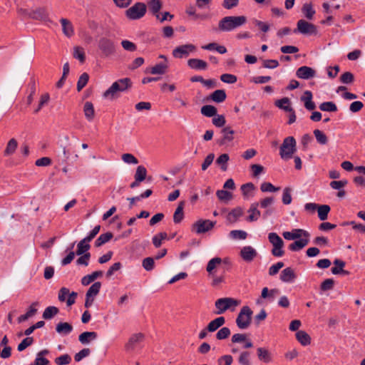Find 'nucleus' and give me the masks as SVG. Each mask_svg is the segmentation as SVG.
<instances>
[{
    "label": "nucleus",
    "mask_w": 365,
    "mask_h": 365,
    "mask_svg": "<svg viewBox=\"0 0 365 365\" xmlns=\"http://www.w3.org/2000/svg\"><path fill=\"white\" fill-rule=\"evenodd\" d=\"M334 281L333 279H326L320 286V289L322 291H329L331 290L334 288Z\"/></svg>",
    "instance_id": "338daca9"
},
{
    "label": "nucleus",
    "mask_w": 365,
    "mask_h": 365,
    "mask_svg": "<svg viewBox=\"0 0 365 365\" xmlns=\"http://www.w3.org/2000/svg\"><path fill=\"white\" fill-rule=\"evenodd\" d=\"M215 224V221L200 219L192 224L191 231L198 235L203 234L211 230Z\"/></svg>",
    "instance_id": "1a4fd4ad"
},
{
    "label": "nucleus",
    "mask_w": 365,
    "mask_h": 365,
    "mask_svg": "<svg viewBox=\"0 0 365 365\" xmlns=\"http://www.w3.org/2000/svg\"><path fill=\"white\" fill-rule=\"evenodd\" d=\"M149 11L159 19V11L162 8V1L160 0H150L148 1Z\"/></svg>",
    "instance_id": "b1692460"
},
{
    "label": "nucleus",
    "mask_w": 365,
    "mask_h": 365,
    "mask_svg": "<svg viewBox=\"0 0 365 365\" xmlns=\"http://www.w3.org/2000/svg\"><path fill=\"white\" fill-rule=\"evenodd\" d=\"M227 95L225 90L218 89L212 93L209 98L215 103H222L226 99Z\"/></svg>",
    "instance_id": "72a5a7b5"
},
{
    "label": "nucleus",
    "mask_w": 365,
    "mask_h": 365,
    "mask_svg": "<svg viewBox=\"0 0 365 365\" xmlns=\"http://www.w3.org/2000/svg\"><path fill=\"white\" fill-rule=\"evenodd\" d=\"M34 340V338L31 336H27L26 338L24 339L21 343L17 346V350L19 351H23L25 350L27 347L30 346L33 344Z\"/></svg>",
    "instance_id": "5fc2aeb1"
},
{
    "label": "nucleus",
    "mask_w": 365,
    "mask_h": 365,
    "mask_svg": "<svg viewBox=\"0 0 365 365\" xmlns=\"http://www.w3.org/2000/svg\"><path fill=\"white\" fill-rule=\"evenodd\" d=\"M229 159L230 157L227 153L222 154L217 158L216 163L220 165L222 171H226L227 170V162Z\"/></svg>",
    "instance_id": "49530a36"
},
{
    "label": "nucleus",
    "mask_w": 365,
    "mask_h": 365,
    "mask_svg": "<svg viewBox=\"0 0 365 365\" xmlns=\"http://www.w3.org/2000/svg\"><path fill=\"white\" fill-rule=\"evenodd\" d=\"M291 192L292 189L289 187H287L283 190L282 200L284 205H289L292 202V198Z\"/></svg>",
    "instance_id": "052dcab7"
},
{
    "label": "nucleus",
    "mask_w": 365,
    "mask_h": 365,
    "mask_svg": "<svg viewBox=\"0 0 365 365\" xmlns=\"http://www.w3.org/2000/svg\"><path fill=\"white\" fill-rule=\"evenodd\" d=\"M223 138L220 141V144H225L226 142H230L233 139L232 135L234 131L230 128L227 127L222 129Z\"/></svg>",
    "instance_id": "864d4df0"
},
{
    "label": "nucleus",
    "mask_w": 365,
    "mask_h": 365,
    "mask_svg": "<svg viewBox=\"0 0 365 365\" xmlns=\"http://www.w3.org/2000/svg\"><path fill=\"white\" fill-rule=\"evenodd\" d=\"M296 338L297 341L302 346H307L311 344V337L310 336L304 331L299 330L296 333Z\"/></svg>",
    "instance_id": "f704fd0d"
},
{
    "label": "nucleus",
    "mask_w": 365,
    "mask_h": 365,
    "mask_svg": "<svg viewBox=\"0 0 365 365\" xmlns=\"http://www.w3.org/2000/svg\"><path fill=\"white\" fill-rule=\"evenodd\" d=\"M259 206L258 202H254L252 203L249 210L248 212L250 213V215L247 217V220L250 222H255L257 221L259 217L261 216L260 211L257 209Z\"/></svg>",
    "instance_id": "4be33fe9"
},
{
    "label": "nucleus",
    "mask_w": 365,
    "mask_h": 365,
    "mask_svg": "<svg viewBox=\"0 0 365 365\" xmlns=\"http://www.w3.org/2000/svg\"><path fill=\"white\" fill-rule=\"evenodd\" d=\"M250 352L245 351L241 352L238 358V362L240 365H252L250 361Z\"/></svg>",
    "instance_id": "4d7b16f0"
},
{
    "label": "nucleus",
    "mask_w": 365,
    "mask_h": 365,
    "mask_svg": "<svg viewBox=\"0 0 365 365\" xmlns=\"http://www.w3.org/2000/svg\"><path fill=\"white\" fill-rule=\"evenodd\" d=\"M147 176V170L143 165H139L136 168V171L134 178L137 179V181H143L145 180Z\"/></svg>",
    "instance_id": "09e8293b"
},
{
    "label": "nucleus",
    "mask_w": 365,
    "mask_h": 365,
    "mask_svg": "<svg viewBox=\"0 0 365 365\" xmlns=\"http://www.w3.org/2000/svg\"><path fill=\"white\" fill-rule=\"evenodd\" d=\"M168 238V235L166 232H160L155 235H154L152 238V242L155 247L158 248L162 245V241L163 240H166Z\"/></svg>",
    "instance_id": "de8ad7c7"
},
{
    "label": "nucleus",
    "mask_w": 365,
    "mask_h": 365,
    "mask_svg": "<svg viewBox=\"0 0 365 365\" xmlns=\"http://www.w3.org/2000/svg\"><path fill=\"white\" fill-rule=\"evenodd\" d=\"M331 208L329 205H318L317 207V212H318V217L320 220L324 221L328 217V214L330 211Z\"/></svg>",
    "instance_id": "ea45409f"
},
{
    "label": "nucleus",
    "mask_w": 365,
    "mask_h": 365,
    "mask_svg": "<svg viewBox=\"0 0 365 365\" xmlns=\"http://www.w3.org/2000/svg\"><path fill=\"white\" fill-rule=\"evenodd\" d=\"M230 330L228 327L221 328L216 334V338L218 340L227 339L230 335Z\"/></svg>",
    "instance_id": "69168bd1"
},
{
    "label": "nucleus",
    "mask_w": 365,
    "mask_h": 365,
    "mask_svg": "<svg viewBox=\"0 0 365 365\" xmlns=\"http://www.w3.org/2000/svg\"><path fill=\"white\" fill-rule=\"evenodd\" d=\"M142 266L146 271H151L154 269L155 261L154 258L148 257L143 259L142 262Z\"/></svg>",
    "instance_id": "680f3d73"
},
{
    "label": "nucleus",
    "mask_w": 365,
    "mask_h": 365,
    "mask_svg": "<svg viewBox=\"0 0 365 365\" xmlns=\"http://www.w3.org/2000/svg\"><path fill=\"white\" fill-rule=\"evenodd\" d=\"M222 259L220 257H214L211 259L207 264V272L209 274H212L213 270L217 267V265H220L222 263Z\"/></svg>",
    "instance_id": "a18cd8bd"
},
{
    "label": "nucleus",
    "mask_w": 365,
    "mask_h": 365,
    "mask_svg": "<svg viewBox=\"0 0 365 365\" xmlns=\"http://www.w3.org/2000/svg\"><path fill=\"white\" fill-rule=\"evenodd\" d=\"M225 323L224 317H219L211 321L207 326V330L210 332H214Z\"/></svg>",
    "instance_id": "393cba45"
},
{
    "label": "nucleus",
    "mask_w": 365,
    "mask_h": 365,
    "mask_svg": "<svg viewBox=\"0 0 365 365\" xmlns=\"http://www.w3.org/2000/svg\"><path fill=\"white\" fill-rule=\"evenodd\" d=\"M309 241V237L301 238L291 243L289 245V250L292 252L299 251L307 245Z\"/></svg>",
    "instance_id": "a878e982"
},
{
    "label": "nucleus",
    "mask_w": 365,
    "mask_h": 365,
    "mask_svg": "<svg viewBox=\"0 0 365 365\" xmlns=\"http://www.w3.org/2000/svg\"><path fill=\"white\" fill-rule=\"evenodd\" d=\"M260 190L263 192H274L279 191L280 187L274 186L271 182H264L261 184Z\"/></svg>",
    "instance_id": "8fccbe9b"
},
{
    "label": "nucleus",
    "mask_w": 365,
    "mask_h": 365,
    "mask_svg": "<svg viewBox=\"0 0 365 365\" xmlns=\"http://www.w3.org/2000/svg\"><path fill=\"white\" fill-rule=\"evenodd\" d=\"M257 255V251L251 246H245L240 251V257L247 262H252Z\"/></svg>",
    "instance_id": "dca6fc26"
},
{
    "label": "nucleus",
    "mask_w": 365,
    "mask_h": 365,
    "mask_svg": "<svg viewBox=\"0 0 365 365\" xmlns=\"http://www.w3.org/2000/svg\"><path fill=\"white\" fill-rule=\"evenodd\" d=\"M97 337L98 334L95 331H84L79 335L78 340L82 344H88Z\"/></svg>",
    "instance_id": "5701e85b"
},
{
    "label": "nucleus",
    "mask_w": 365,
    "mask_h": 365,
    "mask_svg": "<svg viewBox=\"0 0 365 365\" xmlns=\"http://www.w3.org/2000/svg\"><path fill=\"white\" fill-rule=\"evenodd\" d=\"M101 287V282H96L89 287L86 294L95 297L99 293Z\"/></svg>",
    "instance_id": "3c124183"
},
{
    "label": "nucleus",
    "mask_w": 365,
    "mask_h": 365,
    "mask_svg": "<svg viewBox=\"0 0 365 365\" xmlns=\"http://www.w3.org/2000/svg\"><path fill=\"white\" fill-rule=\"evenodd\" d=\"M333 263L334 265H336V267H333L331 269V273L333 274H349V272L344 269V267L346 264L345 262L339 259H335Z\"/></svg>",
    "instance_id": "aec40b11"
},
{
    "label": "nucleus",
    "mask_w": 365,
    "mask_h": 365,
    "mask_svg": "<svg viewBox=\"0 0 365 365\" xmlns=\"http://www.w3.org/2000/svg\"><path fill=\"white\" fill-rule=\"evenodd\" d=\"M59 310L56 307L50 306L45 309L43 313V318L44 319H51L58 313Z\"/></svg>",
    "instance_id": "37998d69"
},
{
    "label": "nucleus",
    "mask_w": 365,
    "mask_h": 365,
    "mask_svg": "<svg viewBox=\"0 0 365 365\" xmlns=\"http://www.w3.org/2000/svg\"><path fill=\"white\" fill-rule=\"evenodd\" d=\"M354 81V74L349 71L344 72L340 76V81L344 84H351Z\"/></svg>",
    "instance_id": "bf43d9fd"
},
{
    "label": "nucleus",
    "mask_w": 365,
    "mask_h": 365,
    "mask_svg": "<svg viewBox=\"0 0 365 365\" xmlns=\"http://www.w3.org/2000/svg\"><path fill=\"white\" fill-rule=\"evenodd\" d=\"M233 358L231 355H224L217 360L218 365H231Z\"/></svg>",
    "instance_id": "774afa93"
},
{
    "label": "nucleus",
    "mask_w": 365,
    "mask_h": 365,
    "mask_svg": "<svg viewBox=\"0 0 365 365\" xmlns=\"http://www.w3.org/2000/svg\"><path fill=\"white\" fill-rule=\"evenodd\" d=\"M50 102V95L45 93L41 96L38 104L34 108V113H38L42 110L43 108L47 106Z\"/></svg>",
    "instance_id": "c85d7f7f"
},
{
    "label": "nucleus",
    "mask_w": 365,
    "mask_h": 365,
    "mask_svg": "<svg viewBox=\"0 0 365 365\" xmlns=\"http://www.w3.org/2000/svg\"><path fill=\"white\" fill-rule=\"evenodd\" d=\"M243 214V210L240 207H237L232 210L227 216V220L230 223H235L237 222L238 218Z\"/></svg>",
    "instance_id": "7c9ffc66"
},
{
    "label": "nucleus",
    "mask_w": 365,
    "mask_h": 365,
    "mask_svg": "<svg viewBox=\"0 0 365 365\" xmlns=\"http://www.w3.org/2000/svg\"><path fill=\"white\" fill-rule=\"evenodd\" d=\"M103 275L102 271H95L91 274H88L84 276L81 279V284L83 286H87L90 284L92 282H93L96 279H97L99 277H101Z\"/></svg>",
    "instance_id": "e433bc0d"
},
{
    "label": "nucleus",
    "mask_w": 365,
    "mask_h": 365,
    "mask_svg": "<svg viewBox=\"0 0 365 365\" xmlns=\"http://www.w3.org/2000/svg\"><path fill=\"white\" fill-rule=\"evenodd\" d=\"M73 57L76 59H78L81 63H83L86 60V56L83 49L78 46L75 47Z\"/></svg>",
    "instance_id": "e2e57ef3"
},
{
    "label": "nucleus",
    "mask_w": 365,
    "mask_h": 365,
    "mask_svg": "<svg viewBox=\"0 0 365 365\" xmlns=\"http://www.w3.org/2000/svg\"><path fill=\"white\" fill-rule=\"evenodd\" d=\"M316 75V71L311 67L303 66L299 67L296 71V76L302 79H310Z\"/></svg>",
    "instance_id": "2eb2a0df"
},
{
    "label": "nucleus",
    "mask_w": 365,
    "mask_h": 365,
    "mask_svg": "<svg viewBox=\"0 0 365 365\" xmlns=\"http://www.w3.org/2000/svg\"><path fill=\"white\" fill-rule=\"evenodd\" d=\"M313 95L310 91H305L303 95L300 97V101L304 103V108L308 111H312L311 114H322L319 111H314L316 104L312 101Z\"/></svg>",
    "instance_id": "9b49d317"
},
{
    "label": "nucleus",
    "mask_w": 365,
    "mask_h": 365,
    "mask_svg": "<svg viewBox=\"0 0 365 365\" xmlns=\"http://www.w3.org/2000/svg\"><path fill=\"white\" fill-rule=\"evenodd\" d=\"M60 22L61 24L62 31L64 35L67 37L72 36L74 34V31L71 22L69 20L63 18L60 20Z\"/></svg>",
    "instance_id": "cd10ccee"
},
{
    "label": "nucleus",
    "mask_w": 365,
    "mask_h": 365,
    "mask_svg": "<svg viewBox=\"0 0 365 365\" xmlns=\"http://www.w3.org/2000/svg\"><path fill=\"white\" fill-rule=\"evenodd\" d=\"M144 338V334L142 333H137L131 335L128 343L125 344L126 351L131 352L135 349L140 348Z\"/></svg>",
    "instance_id": "ddd939ff"
},
{
    "label": "nucleus",
    "mask_w": 365,
    "mask_h": 365,
    "mask_svg": "<svg viewBox=\"0 0 365 365\" xmlns=\"http://www.w3.org/2000/svg\"><path fill=\"white\" fill-rule=\"evenodd\" d=\"M302 12L304 14V16L309 20H312L314 17V15L316 13L311 3L304 4L302 8Z\"/></svg>",
    "instance_id": "a19ab883"
},
{
    "label": "nucleus",
    "mask_w": 365,
    "mask_h": 365,
    "mask_svg": "<svg viewBox=\"0 0 365 365\" xmlns=\"http://www.w3.org/2000/svg\"><path fill=\"white\" fill-rule=\"evenodd\" d=\"M147 7L143 2H137L125 11L126 16L131 20H137L143 17L146 13Z\"/></svg>",
    "instance_id": "423d86ee"
},
{
    "label": "nucleus",
    "mask_w": 365,
    "mask_h": 365,
    "mask_svg": "<svg viewBox=\"0 0 365 365\" xmlns=\"http://www.w3.org/2000/svg\"><path fill=\"white\" fill-rule=\"evenodd\" d=\"M220 80L224 83L232 84L237 82V78L233 74L224 73L221 75Z\"/></svg>",
    "instance_id": "0e129e2a"
},
{
    "label": "nucleus",
    "mask_w": 365,
    "mask_h": 365,
    "mask_svg": "<svg viewBox=\"0 0 365 365\" xmlns=\"http://www.w3.org/2000/svg\"><path fill=\"white\" fill-rule=\"evenodd\" d=\"M297 275L292 267H287L284 269L280 274V279L283 282L290 283L294 281Z\"/></svg>",
    "instance_id": "6ab92c4d"
},
{
    "label": "nucleus",
    "mask_w": 365,
    "mask_h": 365,
    "mask_svg": "<svg viewBox=\"0 0 365 365\" xmlns=\"http://www.w3.org/2000/svg\"><path fill=\"white\" fill-rule=\"evenodd\" d=\"M257 354L258 359L264 362L269 363L272 361L271 354L267 349L264 347H259L257 349Z\"/></svg>",
    "instance_id": "2f4dec72"
},
{
    "label": "nucleus",
    "mask_w": 365,
    "mask_h": 365,
    "mask_svg": "<svg viewBox=\"0 0 365 365\" xmlns=\"http://www.w3.org/2000/svg\"><path fill=\"white\" fill-rule=\"evenodd\" d=\"M282 235L285 240H293L300 238L302 236L304 237H309V233L302 229H294L292 232H284Z\"/></svg>",
    "instance_id": "4468645a"
},
{
    "label": "nucleus",
    "mask_w": 365,
    "mask_h": 365,
    "mask_svg": "<svg viewBox=\"0 0 365 365\" xmlns=\"http://www.w3.org/2000/svg\"><path fill=\"white\" fill-rule=\"evenodd\" d=\"M168 68V63H159L150 68V73L151 74H165Z\"/></svg>",
    "instance_id": "4c0bfd02"
},
{
    "label": "nucleus",
    "mask_w": 365,
    "mask_h": 365,
    "mask_svg": "<svg viewBox=\"0 0 365 365\" xmlns=\"http://www.w3.org/2000/svg\"><path fill=\"white\" fill-rule=\"evenodd\" d=\"M296 152V140L294 137L289 136L284 138L280 146L279 155L284 160H288L292 158Z\"/></svg>",
    "instance_id": "20e7f679"
},
{
    "label": "nucleus",
    "mask_w": 365,
    "mask_h": 365,
    "mask_svg": "<svg viewBox=\"0 0 365 365\" xmlns=\"http://www.w3.org/2000/svg\"><path fill=\"white\" fill-rule=\"evenodd\" d=\"M274 105L284 112L289 113V114H295V111L291 106V101L287 97L277 100Z\"/></svg>",
    "instance_id": "f3484780"
},
{
    "label": "nucleus",
    "mask_w": 365,
    "mask_h": 365,
    "mask_svg": "<svg viewBox=\"0 0 365 365\" xmlns=\"http://www.w3.org/2000/svg\"><path fill=\"white\" fill-rule=\"evenodd\" d=\"M196 49L195 46L191 43L184 44L176 47L173 51V55L175 58H182L187 57L191 52Z\"/></svg>",
    "instance_id": "f8f14e48"
},
{
    "label": "nucleus",
    "mask_w": 365,
    "mask_h": 365,
    "mask_svg": "<svg viewBox=\"0 0 365 365\" xmlns=\"http://www.w3.org/2000/svg\"><path fill=\"white\" fill-rule=\"evenodd\" d=\"M247 22L245 16H227L218 23V29L222 32H230L243 26Z\"/></svg>",
    "instance_id": "f257e3e1"
},
{
    "label": "nucleus",
    "mask_w": 365,
    "mask_h": 365,
    "mask_svg": "<svg viewBox=\"0 0 365 365\" xmlns=\"http://www.w3.org/2000/svg\"><path fill=\"white\" fill-rule=\"evenodd\" d=\"M71 357L69 354H65L55 359L57 365H67L71 362Z\"/></svg>",
    "instance_id": "13d9d810"
},
{
    "label": "nucleus",
    "mask_w": 365,
    "mask_h": 365,
    "mask_svg": "<svg viewBox=\"0 0 365 365\" xmlns=\"http://www.w3.org/2000/svg\"><path fill=\"white\" fill-rule=\"evenodd\" d=\"M294 33H300L303 35H317V28L314 24L300 19L297 21V29L294 30Z\"/></svg>",
    "instance_id": "9d476101"
},
{
    "label": "nucleus",
    "mask_w": 365,
    "mask_h": 365,
    "mask_svg": "<svg viewBox=\"0 0 365 365\" xmlns=\"http://www.w3.org/2000/svg\"><path fill=\"white\" fill-rule=\"evenodd\" d=\"M73 326L68 322H60L56 325V331L62 335H68L73 331Z\"/></svg>",
    "instance_id": "473e14b6"
},
{
    "label": "nucleus",
    "mask_w": 365,
    "mask_h": 365,
    "mask_svg": "<svg viewBox=\"0 0 365 365\" xmlns=\"http://www.w3.org/2000/svg\"><path fill=\"white\" fill-rule=\"evenodd\" d=\"M89 242H90L88 240H86V238L81 240L77 245V250L76 252V255H82L86 252H88V251L91 248Z\"/></svg>",
    "instance_id": "c9c22d12"
},
{
    "label": "nucleus",
    "mask_w": 365,
    "mask_h": 365,
    "mask_svg": "<svg viewBox=\"0 0 365 365\" xmlns=\"http://www.w3.org/2000/svg\"><path fill=\"white\" fill-rule=\"evenodd\" d=\"M29 17L41 21H46L48 19V14L44 8H38L35 11H32L29 14Z\"/></svg>",
    "instance_id": "bb28decb"
},
{
    "label": "nucleus",
    "mask_w": 365,
    "mask_h": 365,
    "mask_svg": "<svg viewBox=\"0 0 365 365\" xmlns=\"http://www.w3.org/2000/svg\"><path fill=\"white\" fill-rule=\"evenodd\" d=\"M187 65L192 69L204 71L207 68L206 61L198 58H190L187 61Z\"/></svg>",
    "instance_id": "412c9836"
},
{
    "label": "nucleus",
    "mask_w": 365,
    "mask_h": 365,
    "mask_svg": "<svg viewBox=\"0 0 365 365\" xmlns=\"http://www.w3.org/2000/svg\"><path fill=\"white\" fill-rule=\"evenodd\" d=\"M253 312L248 306H244L241 308L237 319L236 324L239 329H247L252 322Z\"/></svg>",
    "instance_id": "39448f33"
},
{
    "label": "nucleus",
    "mask_w": 365,
    "mask_h": 365,
    "mask_svg": "<svg viewBox=\"0 0 365 365\" xmlns=\"http://www.w3.org/2000/svg\"><path fill=\"white\" fill-rule=\"evenodd\" d=\"M268 240L273 246V249L272 250V255L278 257L283 256L284 251L282 250L284 246L282 239L277 233L270 232L268 235Z\"/></svg>",
    "instance_id": "0eeeda50"
},
{
    "label": "nucleus",
    "mask_w": 365,
    "mask_h": 365,
    "mask_svg": "<svg viewBox=\"0 0 365 365\" xmlns=\"http://www.w3.org/2000/svg\"><path fill=\"white\" fill-rule=\"evenodd\" d=\"M240 302L232 297H223L217 299L215 302L216 310L215 314H222L227 310L234 311L235 307L240 304Z\"/></svg>",
    "instance_id": "7ed1b4c3"
},
{
    "label": "nucleus",
    "mask_w": 365,
    "mask_h": 365,
    "mask_svg": "<svg viewBox=\"0 0 365 365\" xmlns=\"http://www.w3.org/2000/svg\"><path fill=\"white\" fill-rule=\"evenodd\" d=\"M78 158V155L77 154L71 155L70 152V149L67 148L66 146L63 147V155L61 157V160L63 163L67 165H73Z\"/></svg>",
    "instance_id": "a211bd4d"
},
{
    "label": "nucleus",
    "mask_w": 365,
    "mask_h": 365,
    "mask_svg": "<svg viewBox=\"0 0 365 365\" xmlns=\"http://www.w3.org/2000/svg\"><path fill=\"white\" fill-rule=\"evenodd\" d=\"M89 76L87 73H82L77 82V91H81L88 83Z\"/></svg>",
    "instance_id": "6e6d98bb"
},
{
    "label": "nucleus",
    "mask_w": 365,
    "mask_h": 365,
    "mask_svg": "<svg viewBox=\"0 0 365 365\" xmlns=\"http://www.w3.org/2000/svg\"><path fill=\"white\" fill-rule=\"evenodd\" d=\"M319 108L323 112L334 113L338 111L336 105L332 101L323 102Z\"/></svg>",
    "instance_id": "58836bf2"
},
{
    "label": "nucleus",
    "mask_w": 365,
    "mask_h": 365,
    "mask_svg": "<svg viewBox=\"0 0 365 365\" xmlns=\"http://www.w3.org/2000/svg\"><path fill=\"white\" fill-rule=\"evenodd\" d=\"M131 86V81L129 78H124L115 81L110 87L103 93V97L113 99L118 92L125 91Z\"/></svg>",
    "instance_id": "f03ea898"
},
{
    "label": "nucleus",
    "mask_w": 365,
    "mask_h": 365,
    "mask_svg": "<svg viewBox=\"0 0 365 365\" xmlns=\"http://www.w3.org/2000/svg\"><path fill=\"white\" fill-rule=\"evenodd\" d=\"M216 195L221 201L227 202L232 199V194L230 192L224 190H217Z\"/></svg>",
    "instance_id": "603ef678"
},
{
    "label": "nucleus",
    "mask_w": 365,
    "mask_h": 365,
    "mask_svg": "<svg viewBox=\"0 0 365 365\" xmlns=\"http://www.w3.org/2000/svg\"><path fill=\"white\" fill-rule=\"evenodd\" d=\"M113 235L112 232H108L104 234H101L96 240L95 246L98 247L108 242L113 238Z\"/></svg>",
    "instance_id": "79ce46f5"
},
{
    "label": "nucleus",
    "mask_w": 365,
    "mask_h": 365,
    "mask_svg": "<svg viewBox=\"0 0 365 365\" xmlns=\"http://www.w3.org/2000/svg\"><path fill=\"white\" fill-rule=\"evenodd\" d=\"M185 201H181L179 202L175 212L173 215V222L175 224H178L182 222L184 218V212L183 209L185 207Z\"/></svg>",
    "instance_id": "c756f323"
},
{
    "label": "nucleus",
    "mask_w": 365,
    "mask_h": 365,
    "mask_svg": "<svg viewBox=\"0 0 365 365\" xmlns=\"http://www.w3.org/2000/svg\"><path fill=\"white\" fill-rule=\"evenodd\" d=\"M98 48L104 57H108L115 52L114 41L107 37H102L98 41Z\"/></svg>",
    "instance_id": "6e6552de"
},
{
    "label": "nucleus",
    "mask_w": 365,
    "mask_h": 365,
    "mask_svg": "<svg viewBox=\"0 0 365 365\" xmlns=\"http://www.w3.org/2000/svg\"><path fill=\"white\" fill-rule=\"evenodd\" d=\"M18 143L16 139L11 138L7 143L6 148L4 150V155H11L14 154L17 148Z\"/></svg>",
    "instance_id": "c03bdc74"
}]
</instances>
